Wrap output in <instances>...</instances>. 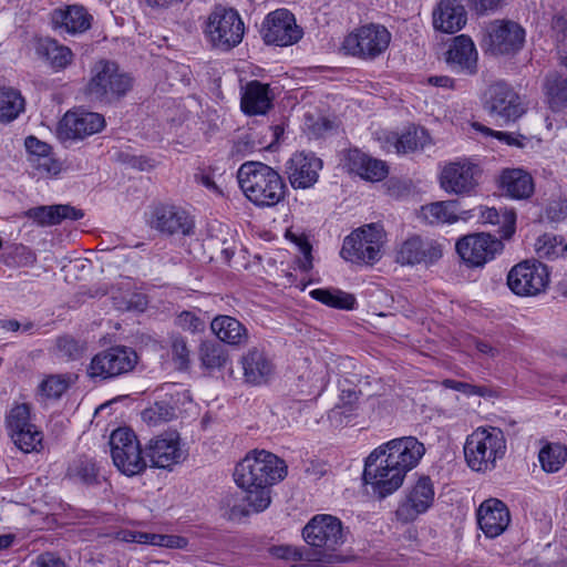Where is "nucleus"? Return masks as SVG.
Here are the masks:
<instances>
[{"label":"nucleus","mask_w":567,"mask_h":567,"mask_svg":"<svg viewBox=\"0 0 567 567\" xmlns=\"http://www.w3.org/2000/svg\"><path fill=\"white\" fill-rule=\"evenodd\" d=\"M287 475V465L275 454L252 451L241 460L234 473L236 484L246 492L247 506L233 504L228 501V516L236 520L248 516L251 512H264L271 503L270 488Z\"/></svg>","instance_id":"obj_1"},{"label":"nucleus","mask_w":567,"mask_h":567,"mask_svg":"<svg viewBox=\"0 0 567 567\" xmlns=\"http://www.w3.org/2000/svg\"><path fill=\"white\" fill-rule=\"evenodd\" d=\"M237 179L244 195L257 207H275L286 197L284 178L265 163L245 162L237 171Z\"/></svg>","instance_id":"obj_2"},{"label":"nucleus","mask_w":567,"mask_h":567,"mask_svg":"<svg viewBox=\"0 0 567 567\" xmlns=\"http://www.w3.org/2000/svg\"><path fill=\"white\" fill-rule=\"evenodd\" d=\"M133 85V76L116 62L101 59L91 66L84 93L91 101L114 104L126 96Z\"/></svg>","instance_id":"obj_3"},{"label":"nucleus","mask_w":567,"mask_h":567,"mask_svg":"<svg viewBox=\"0 0 567 567\" xmlns=\"http://www.w3.org/2000/svg\"><path fill=\"white\" fill-rule=\"evenodd\" d=\"M506 439L498 427H477L464 444V457L467 466L478 473L493 471L497 462L505 456Z\"/></svg>","instance_id":"obj_4"},{"label":"nucleus","mask_w":567,"mask_h":567,"mask_svg":"<svg viewBox=\"0 0 567 567\" xmlns=\"http://www.w3.org/2000/svg\"><path fill=\"white\" fill-rule=\"evenodd\" d=\"M204 32L215 49L227 52L243 41L245 24L237 10L216 6L207 18Z\"/></svg>","instance_id":"obj_5"},{"label":"nucleus","mask_w":567,"mask_h":567,"mask_svg":"<svg viewBox=\"0 0 567 567\" xmlns=\"http://www.w3.org/2000/svg\"><path fill=\"white\" fill-rule=\"evenodd\" d=\"M384 236L381 225H365L344 238L340 255L348 261L372 265L381 258Z\"/></svg>","instance_id":"obj_6"},{"label":"nucleus","mask_w":567,"mask_h":567,"mask_svg":"<svg viewBox=\"0 0 567 567\" xmlns=\"http://www.w3.org/2000/svg\"><path fill=\"white\" fill-rule=\"evenodd\" d=\"M302 537L308 545L317 549V554L327 555L346 543L347 532L338 517L317 514L303 527Z\"/></svg>","instance_id":"obj_7"},{"label":"nucleus","mask_w":567,"mask_h":567,"mask_svg":"<svg viewBox=\"0 0 567 567\" xmlns=\"http://www.w3.org/2000/svg\"><path fill=\"white\" fill-rule=\"evenodd\" d=\"M114 465L127 476L141 474L147 467L146 455L135 433L126 427L114 430L110 437Z\"/></svg>","instance_id":"obj_8"},{"label":"nucleus","mask_w":567,"mask_h":567,"mask_svg":"<svg viewBox=\"0 0 567 567\" xmlns=\"http://www.w3.org/2000/svg\"><path fill=\"white\" fill-rule=\"evenodd\" d=\"M391 42V33L381 24L370 23L349 33L342 43L346 54L363 60H374Z\"/></svg>","instance_id":"obj_9"},{"label":"nucleus","mask_w":567,"mask_h":567,"mask_svg":"<svg viewBox=\"0 0 567 567\" xmlns=\"http://www.w3.org/2000/svg\"><path fill=\"white\" fill-rule=\"evenodd\" d=\"M147 225L163 236H193L195 218L184 207L169 203H158L147 214Z\"/></svg>","instance_id":"obj_10"},{"label":"nucleus","mask_w":567,"mask_h":567,"mask_svg":"<svg viewBox=\"0 0 567 567\" xmlns=\"http://www.w3.org/2000/svg\"><path fill=\"white\" fill-rule=\"evenodd\" d=\"M382 450H374L367 457L363 470V481L372 486L381 498L399 489L405 478V473L382 457Z\"/></svg>","instance_id":"obj_11"},{"label":"nucleus","mask_w":567,"mask_h":567,"mask_svg":"<svg viewBox=\"0 0 567 567\" xmlns=\"http://www.w3.org/2000/svg\"><path fill=\"white\" fill-rule=\"evenodd\" d=\"M484 110L504 122H515L526 113V104L513 86L498 81L491 84L483 95Z\"/></svg>","instance_id":"obj_12"},{"label":"nucleus","mask_w":567,"mask_h":567,"mask_svg":"<svg viewBox=\"0 0 567 567\" xmlns=\"http://www.w3.org/2000/svg\"><path fill=\"white\" fill-rule=\"evenodd\" d=\"M137 363V354L132 348L117 346L95 354L87 368L93 380H109L131 372Z\"/></svg>","instance_id":"obj_13"},{"label":"nucleus","mask_w":567,"mask_h":567,"mask_svg":"<svg viewBox=\"0 0 567 567\" xmlns=\"http://www.w3.org/2000/svg\"><path fill=\"white\" fill-rule=\"evenodd\" d=\"M6 430L14 445L24 453L38 450L42 443V433L31 422L30 405L16 404L6 415Z\"/></svg>","instance_id":"obj_14"},{"label":"nucleus","mask_w":567,"mask_h":567,"mask_svg":"<svg viewBox=\"0 0 567 567\" xmlns=\"http://www.w3.org/2000/svg\"><path fill=\"white\" fill-rule=\"evenodd\" d=\"M524 42L525 30L514 21L494 20L485 28L484 44L494 55L515 54Z\"/></svg>","instance_id":"obj_15"},{"label":"nucleus","mask_w":567,"mask_h":567,"mask_svg":"<svg viewBox=\"0 0 567 567\" xmlns=\"http://www.w3.org/2000/svg\"><path fill=\"white\" fill-rule=\"evenodd\" d=\"M549 281L547 267L536 260H525L514 266L507 276L509 289L518 296H536Z\"/></svg>","instance_id":"obj_16"},{"label":"nucleus","mask_w":567,"mask_h":567,"mask_svg":"<svg viewBox=\"0 0 567 567\" xmlns=\"http://www.w3.org/2000/svg\"><path fill=\"white\" fill-rule=\"evenodd\" d=\"M504 244L486 233L470 234L456 241V251L470 267H482L501 254Z\"/></svg>","instance_id":"obj_17"},{"label":"nucleus","mask_w":567,"mask_h":567,"mask_svg":"<svg viewBox=\"0 0 567 567\" xmlns=\"http://www.w3.org/2000/svg\"><path fill=\"white\" fill-rule=\"evenodd\" d=\"M144 454L152 467L169 471L186 458L179 433L176 431H167L152 437L144 449Z\"/></svg>","instance_id":"obj_18"},{"label":"nucleus","mask_w":567,"mask_h":567,"mask_svg":"<svg viewBox=\"0 0 567 567\" xmlns=\"http://www.w3.org/2000/svg\"><path fill=\"white\" fill-rule=\"evenodd\" d=\"M482 169L477 164L468 161L453 162L444 166L440 184L441 187L455 195H471L478 186Z\"/></svg>","instance_id":"obj_19"},{"label":"nucleus","mask_w":567,"mask_h":567,"mask_svg":"<svg viewBox=\"0 0 567 567\" xmlns=\"http://www.w3.org/2000/svg\"><path fill=\"white\" fill-rule=\"evenodd\" d=\"M301 37L302 30L287 9L270 12L262 23V38L267 44L287 47L298 42Z\"/></svg>","instance_id":"obj_20"},{"label":"nucleus","mask_w":567,"mask_h":567,"mask_svg":"<svg viewBox=\"0 0 567 567\" xmlns=\"http://www.w3.org/2000/svg\"><path fill=\"white\" fill-rule=\"evenodd\" d=\"M443 256V246L431 238L413 235L395 250V261L402 266L432 265Z\"/></svg>","instance_id":"obj_21"},{"label":"nucleus","mask_w":567,"mask_h":567,"mask_svg":"<svg viewBox=\"0 0 567 567\" xmlns=\"http://www.w3.org/2000/svg\"><path fill=\"white\" fill-rule=\"evenodd\" d=\"M105 118L102 114L84 110L69 111L59 123L58 134L62 140H82L102 131Z\"/></svg>","instance_id":"obj_22"},{"label":"nucleus","mask_w":567,"mask_h":567,"mask_svg":"<svg viewBox=\"0 0 567 567\" xmlns=\"http://www.w3.org/2000/svg\"><path fill=\"white\" fill-rule=\"evenodd\" d=\"M377 450H382V457L400 467L405 474L419 464L425 453L423 443L414 436L391 440Z\"/></svg>","instance_id":"obj_23"},{"label":"nucleus","mask_w":567,"mask_h":567,"mask_svg":"<svg viewBox=\"0 0 567 567\" xmlns=\"http://www.w3.org/2000/svg\"><path fill=\"white\" fill-rule=\"evenodd\" d=\"M92 21V14L81 4L60 7L51 12L52 27L61 34H82L91 28Z\"/></svg>","instance_id":"obj_24"},{"label":"nucleus","mask_w":567,"mask_h":567,"mask_svg":"<svg viewBox=\"0 0 567 567\" xmlns=\"http://www.w3.org/2000/svg\"><path fill=\"white\" fill-rule=\"evenodd\" d=\"M511 522L509 511L497 498L484 501L477 509V524L488 538L503 534Z\"/></svg>","instance_id":"obj_25"},{"label":"nucleus","mask_w":567,"mask_h":567,"mask_svg":"<svg viewBox=\"0 0 567 567\" xmlns=\"http://www.w3.org/2000/svg\"><path fill=\"white\" fill-rule=\"evenodd\" d=\"M322 162L313 154H295L287 164V174L290 185L295 189L312 187L319 177Z\"/></svg>","instance_id":"obj_26"},{"label":"nucleus","mask_w":567,"mask_h":567,"mask_svg":"<svg viewBox=\"0 0 567 567\" xmlns=\"http://www.w3.org/2000/svg\"><path fill=\"white\" fill-rule=\"evenodd\" d=\"M434 502L433 483L427 476L420 477L411 489L406 502L396 511L400 518L413 520L417 515L425 513Z\"/></svg>","instance_id":"obj_27"},{"label":"nucleus","mask_w":567,"mask_h":567,"mask_svg":"<svg viewBox=\"0 0 567 567\" xmlns=\"http://www.w3.org/2000/svg\"><path fill=\"white\" fill-rule=\"evenodd\" d=\"M344 166L350 173L369 182H380L389 174V167L384 161L374 158L358 148L348 151Z\"/></svg>","instance_id":"obj_28"},{"label":"nucleus","mask_w":567,"mask_h":567,"mask_svg":"<svg viewBox=\"0 0 567 567\" xmlns=\"http://www.w3.org/2000/svg\"><path fill=\"white\" fill-rule=\"evenodd\" d=\"M446 62L455 72L474 74L477 68V51L472 39L464 34L456 37L446 53Z\"/></svg>","instance_id":"obj_29"},{"label":"nucleus","mask_w":567,"mask_h":567,"mask_svg":"<svg viewBox=\"0 0 567 567\" xmlns=\"http://www.w3.org/2000/svg\"><path fill=\"white\" fill-rule=\"evenodd\" d=\"M272 100L269 84L252 80L243 89L240 109L249 116L265 115L272 109Z\"/></svg>","instance_id":"obj_30"},{"label":"nucleus","mask_w":567,"mask_h":567,"mask_svg":"<svg viewBox=\"0 0 567 567\" xmlns=\"http://www.w3.org/2000/svg\"><path fill=\"white\" fill-rule=\"evenodd\" d=\"M467 14L458 0H441L433 11V25L445 33H455L466 23Z\"/></svg>","instance_id":"obj_31"},{"label":"nucleus","mask_w":567,"mask_h":567,"mask_svg":"<svg viewBox=\"0 0 567 567\" xmlns=\"http://www.w3.org/2000/svg\"><path fill=\"white\" fill-rule=\"evenodd\" d=\"M431 142L427 131L423 127H409L401 135L388 133L384 137L383 148L386 152L408 154L424 148Z\"/></svg>","instance_id":"obj_32"},{"label":"nucleus","mask_w":567,"mask_h":567,"mask_svg":"<svg viewBox=\"0 0 567 567\" xmlns=\"http://www.w3.org/2000/svg\"><path fill=\"white\" fill-rule=\"evenodd\" d=\"M245 381L252 385L266 383L274 373V363L264 350L252 348L241 358Z\"/></svg>","instance_id":"obj_33"},{"label":"nucleus","mask_w":567,"mask_h":567,"mask_svg":"<svg viewBox=\"0 0 567 567\" xmlns=\"http://www.w3.org/2000/svg\"><path fill=\"white\" fill-rule=\"evenodd\" d=\"M502 190L513 199H527L534 193V181L523 168H505L499 176Z\"/></svg>","instance_id":"obj_34"},{"label":"nucleus","mask_w":567,"mask_h":567,"mask_svg":"<svg viewBox=\"0 0 567 567\" xmlns=\"http://www.w3.org/2000/svg\"><path fill=\"white\" fill-rule=\"evenodd\" d=\"M25 215L41 226H53L66 219L79 220L84 213L70 205H51L30 208Z\"/></svg>","instance_id":"obj_35"},{"label":"nucleus","mask_w":567,"mask_h":567,"mask_svg":"<svg viewBox=\"0 0 567 567\" xmlns=\"http://www.w3.org/2000/svg\"><path fill=\"white\" fill-rule=\"evenodd\" d=\"M115 539L124 543L148 544L167 548H184L187 540L175 535L144 533L131 529H121L115 533Z\"/></svg>","instance_id":"obj_36"},{"label":"nucleus","mask_w":567,"mask_h":567,"mask_svg":"<svg viewBox=\"0 0 567 567\" xmlns=\"http://www.w3.org/2000/svg\"><path fill=\"white\" fill-rule=\"evenodd\" d=\"M210 328L220 341L231 346L243 344L248 339L245 326L230 316H217L213 319Z\"/></svg>","instance_id":"obj_37"},{"label":"nucleus","mask_w":567,"mask_h":567,"mask_svg":"<svg viewBox=\"0 0 567 567\" xmlns=\"http://www.w3.org/2000/svg\"><path fill=\"white\" fill-rule=\"evenodd\" d=\"M420 218L430 225L453 224L458 220L456 200L434 202L421 207Z\"/></svg>","instance_id":"obj_38"},{"label":"nucleus","mask_w":567,"mask_h":567,"mask_svg":"<svg viewBox=\"0 0 567 567\" xmlns=\"http://www.w3.org/2000/svg\"><path fill=\"white\" fill-rule=\"evenodd\" d=\"M24 111V99L19 91L0 87V122L10 123Z\"/></svg>","instance_id":"obj_39"},{"label":"nucleus","mask_w":567,"mask_h":567,"mask_svg":"<svg viewBox=\"0 0 567 567\" xmlns=\"http://www.w3.org/2000/svg\"><path fill=\"white\" fill-rule=\"evenodd\" d=\"M310 296L321 303L343 310H351L354 307L355 298L339 289H313Z\"/></svg>","instance_id":"obj_40"},{"label":"nucleus","mask_w":567,"mask_h":567,"mask_svg":"<svg viewBox=\"0 0 567 567\" xmlns=\"http://www.w3.org/2000/svg\"><path fill=\"white\" fill-rule=\"evenodd\" d=\"M199 359L208 370L221 369L228 361V353L220 343L206 341L200 344Z\"/></svg>","instance_id":"obj_41"},{"label":"nucleus","mask_w":567,"mask_h":567,"mask_svg":"<svg viewBox=\"0 0 567 567\" xmlns=\"http://www.w3.org/2000/svg\"><path fill=\"white\" fill-rule=\"evenodd\" d=\"M535 250L539 258L556 259L567 251V244L560 236L544 234L537 238Z\"/></svg>","instance_id":"obj_42"},{"label":"nucleus","mask_w":567,"mask_h":567,"mask_svg":"<svg viewBox=\"0 0 567 567\" xmlns=\"http://www.w3.org/2000/svg\"><path fill=\"white\" fill-rule=\"evenodd\" d=\"M50 65L59 71L65 69L72 63L73 52L65 45H61L55 40H47L41 44Z\"/></svg>","instance_id":"obj_43"},{"label":"nucleus","mask_w":567,"mask_h":567,"mask_svg":"<svg viewBox=\"0 0 567 567\" xmlns=\"http://www.w3.org/2000/svg\"><path fill=\"white\" fill-rule=\"evenodd\" d=\"M175 416L176 408L166 400L157 401L142 412V419L151 425L171 421Z\"/></svg>","instance_id":"obj_44"},{"label":"nucleus","mask_w":567,"mask_h":567,"mask_svg":"<svg viewBox=\"0 0 567 567\" xmlns=\"http://www.w3.org/2000/svg\"><path fill=\"white\" fill-rule=\"evenodd\" d=\"M566 452L559 445H546L538 454L539 463L544 471L554 473L559 471L565 462Z\"/></svg>","instance_id":"obj_45"},{"label":"nucleus","mask_w":567,"mask_h":567,"mask_svg":"<svg viewBox=\"0 0 567 567\" xmlns=\"http://www.w3.org/2000/svg\"><path fill=\"white\" fill-rule=\"evenodd\" d=\"M99 470L92 460H79L69 468V476L84 484L91 485L97 482Z\"/></svg>","instance_id":"obj_46"},{"label":"nucleus","mask_w":567,"mask_h":567,"mask_svg":"<svg viewBox=\"0 0 567 567\" xmlns=\"http://www.w3.org/2000/svg\"><path fill=\"white\" fill-rule=\"evenodd\" d=\"M70 380L63 375H50L40 385V392L49 399H59L69 388Z\"/></svg>","instance_id":"obj_47"},{"label":"nucleus","mask_w":567,"mask_h":567,"mask_svg":"<svg viewBox=\"0 0 567 567\" xmlns=\"http://www.w3.org/2000/svg\"><path fill=\"white\" fill-rule=\"evenodd\" d=\"M175 324L193 334L203 332L206 327L205 320L196 311L184 310L175 319Z\"/></svg>","instance_id":"obj_48"},{"label":"nucleus","mask_w":567,"mask_h":567,"mask_svg":"<svg viewBox=\"0 0 567 567\" xmlns=\"http://www.w3.org/2000/svg\"><path fill=\"white\" fill-rule=\"evenodd\" d=\"M172 358L179 370L187 369L190 362V350L187 341L182 336L172 337Z\"/></svg>","instance_id":"obj_49"},{"label":"nucleus","mask_w":567,"mask_h":567,"mask_svg":"<svg viewBox=\"0 0 567 567\" xmlns=\"http://www.w3.org/2000/svg\"><path fill=\"white\" fill-rule=\"evenodd\" d=\"M443 385L447 389H452L457 392H462L466 395H478L485 396L488 393V389L485 386L473 385L466 382L446 379L443 381Z\"/></svg>","instance_id":"obj_50"},{"label":"nucleus","mask_w":567,"mask_h":567,"mask_svg":"<svg viewBox=\"0 0 567 567\" xmlns=\"http://www.w3.org/2000/svg\"><path fill=\"white\" fill-rule=\"evenodd\" d=\"M12 258L14 262L21 267L32 266L37 261L35 252L24 245L13 247Z\"/></svg>","instance_id":"obj_51"},{"label":"nucleus","mask_w":567,"mask_h":567,"mask_svg":"<svg viewBox=\"0 0 567 567\" xmlns=\"http://www.w3.org/2000/svg\"><path fill=\"white\" fill-rule=\"evenodd\" d=\"M290 238L298 245L302 255V258L299 260V267L302 270L308 271L312 267L311 245L305 237L291 235Z\"/></svg>","instance_id":"obj_52"},{"label":"nucleus","mask_w":567,"mask_h":567,"mask_svg":"<svg viewBox=\"0 0 567 567\" xmlns=\"http://www.w3.org/2000/svg\"><path fill=\"white\" fill-rule=\"evenodd\" d=\"M488 134L497 138L498 141L518 148L525 147L527 138L522 134H514L508 132L492 131L491 128H484Z\"/></svg>","instance_id":"obj_53"},{"label":"nucleus","mask_w":567,"mask_h":567,"mask_svg":"<svg viewBox=\"0 0 567 567\" xmlns=\"http://www.w3.org/2000/svg\"><path fill=\"white\" fill-rule=\"evenodd\" d=\"M25 148L32 156V158L49 156L51 146L35 136H28L25 138Z\"/></svg>","instance_id":"obj_54"},{"label":"nucleus","mask_w":567,"mask_h":567,"mask_svg":"<svg viewBox=\"0 0 567 567\" xmlns=\"http://www.w3.org/2000/svg\"><path fill=\"white\" fill-rule=\"evenodd\" d=\"M501 2L502 0H466L467 6L480 16L496 11Z\"/></svg>","instance_id":"obj_55"},{"label":"nucleus","mask_w":567,"mask_h":567,"mask_svg":"<svg viewBox=\"0 0 567 567\" xmlns=\"http://www.w3.org/2000/svg\"><path fill=\"white\" fill-rule=\"evenodd\" d=\"M34 167L41 172L49 175H56L60 169V163L53 159L50 155L44 157L31 158Z\"/></svg>","instance_id":"obj_56"},{"label":"nucleus","mask_w":567,"mask_h":567,"mask_svg":"<svg viewBox=\"0 0 567 567\" xmlns=\"http://www.w3.org/2000/svg\"><path fill=\"white\" fill-rule=\"evenodd\" d=\"M474 347L483 358L495 359L501 353V348L487 339H475Z\"/></svg>","instance_id":"obj_57"},{"label":"nucleus","mask_w":567,"mask_h":567,"mask_svg":"<svg viewBox=\"0 0 567 567\" xmlns=\"http://www.w3.org/2000/svg\"><path fill=\"white\" fill-rule=\"evenodd\" d=\"M38 567H65L64 561L51 553H45L37 558Z\"/></svg>","instance_id":"obj_58"},{"label":"nucleus","mask_w":567,"mask_h":567,"mask_svg":"<svg viewBox=\"0 0 567 567\" xmlns=\"http://www.w3.org/2000/svg\"><path fill=\"white\" fill-rule=\"evenodd\" d=\"M566 215V212L564 209V205L558 202H554L548 205L546 208V217L550 221H559L561 220Z\"/></svg>","instance_id":"obj_59"},{"label":"nucleus","mask_w":567,"mask_h":567,"mask_svg":"<svg viewBox=\"0 0 567 567\" xmlns=\"http://www.w3.org/2000/svg\"><path fill=\"white\" fill-rule=\"evenodd\" d=\"M194 178H195L196 183L203 185L207 189L216 192V193H220L218 186L216 185L215 181L213 179V177L209 174L199 172L194 175Z\"/></svg>","instance_id":"obj_60"},{"label":"nucleus","mask_w":567,"mask_h":567,"mask_svg":"<svg viewBox=\"0 0 567 567\" xmlns=\"http://www.w3.org/2000/svg\"><path fill=\"white\" fill-rule=\"evenodd\" d=\"M480 218L484 224L495 225L499 221V214L497 209L486 207L481 209Z\"/></svg>","instance_id":"obj_61"},{"label":"nucleus","mask_w":567,"mask_h":567,"mask_svg":"<svg viewBox=\"0 0 567 567\" xmlns=\"http://www.w3.org/2000/svg\"><path fill=\"white\" fill-rule=\"evenodd\" d=\"M429 82L432 85L441 86V87H451L453 85V80L449 76H431Z\"/></svg>","instance_id":"obj_62"},{"label":"nucleus","mask_w":567,"mask_h":567,"mask_svg":"<svg viewBox=\"0 0 567 567\" xmlns=\"http://www.w3.org/2000/svg\"><path fill=\"white\" fill-rule=\"evenodd\" d=\"M14 540V536L12 534H3L0 535V550L9 548Z\"/></svg>","instance_id":"obj_63"},{"label":"nucleus","mask_w":567,"mask_h":567,"mask_svg":"<svg viewBox=\"0 0 567 567\" xmlns=\"http://www.w3.org/2000/svg\"><path fill=\"white\" fill-rule=\"evenodd\" d=\"M1 327L8 331H18L21 324L19 321L11 319L2 321Z\"/></svg>","instance_id":"obj_64"}]
</instances>
